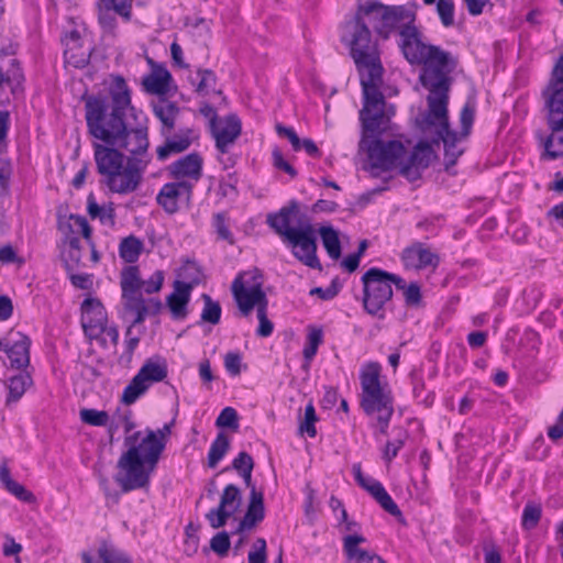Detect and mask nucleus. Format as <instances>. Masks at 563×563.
Returning a JSON list of instances; mask_svg holds the SVG:
<instances>
[{
	"label": "nucleus",
	"mask_w": 563,
	"mask_h": 563,
	"mask_svg": "<svg viewBox=\"0 0 563 563\" xmlns=\"http://www.w3.org/2000/svg\"><path fill=\"white\" fill-rule=\"evenodd\" d=\"M448 103L449 93H446L444 112L434 114L431 111V107L428 106L427 112L423 114L420 125L421 129L426 130L432 126L437 128V135L444 144V161L445 169L455 165L457 158L462 155L463 150L456 146L457 142L463 139L456 132L450 129L449 117H448Z\"/></svg>",
	"instance_id": "obj_14"
},
{
	"label": "nucleus",
	"mask_w": 563,
	"mask_h": 563,
	"mask_svg": "<svg viewBox=\"0 0 563 563\" xmlns=\"http://www.w3.org/2000/svg\"><path fill=\"white\" fill-rule=\"evenodd\" d=\"M164 282L163 272H154L147 280H143L142 291L146 294H154L161 290Z\"/></svg>",
	"instance_id": "obj_55"
},
{
	"label": "nucleus",
	"mask_w": 563,
	"mask_h": 563,
	"mask_svg": "<svg viewBox=\"0 0 563 563\" xmlns=\"http://www.w3.org/2000/svg\"><path fill=\"white\" fill-rule=\"evenodd\" d=\"M102 5L114 8V11L129 20L131 16V2L132 0H100Z\"/></svg>",
	"instance_id": "obj_54"
},
{
	"label": "nucleus",
	"mask_w": 563,
	"mask_h": 563,
	"mask_svg": "<svg viewBox=\"0 0 563 563\" xmlns=\"http://www.w3.org/2000/svg\"><path fill=\"white\" fill-rule=\"evenodd\" d=\"M266 223L280 236L299 262L321 271L322 266L317 256V231L307 214L300 211L296 200H291L279 211L269 213Z\"/></svg>",
	"instance_id": "obj_6"
},
{
	"label": "nucleus",
	"mask_w": 563,
	"mask_h": 563,
	"mask_svg": "<svg viewBox=\"0 0 563 563\" xmlns=\"http://www.w3.org/2000/svg\"><path fill=\"white\" fill-rule=\"evenodd\" d=\"M468 13L473 16L482 14L484 7L489 4V0H463Z\"/></svg>",
	"instance_id": "obj_60"
},
{
	"label": "nucleus",
	"mask_w": 563,
	"mask_h": 563,
	"mask_svg": "<svg viewBox=\"0 0 563 563\" xmlns=\"http://www.w3.org/2000/svg\"><path fill=\"white\" fill-rule=\"evenodd\" d=\"M232 468L235 470L243 478L247 488L255 487L252 482L254 461L247 452L242 451L238 454V456L232 461Z\"/></svg>",
	"instance_id": "obj_34"
},
{
	"label": "nucleus",
	"mask_w": 563,
	"mask_h": 563,
	"mask_svg": "<svg viewBox=\"0 0 563 563\" xmlns=\"http://www.w3.org/2000/svg\"><path fill=\"white\" fill-rule=\"evenodd\" d=\"M152 108L154 115L162 124L161 134L164 137V143L156 148L157 159L164 162L172 155L187 151L197 135L190 128H181L173 134L180 113L178 106L167 99H161L153 103Z\"/></svg>",
	"instance_id": "obj_10"
},
{
	"label": "nucleus",
	"mask_w": 563,
	"mask_h": 563,
	"mask_svg": "<svg viewBox=\"0 0 563 563\" xmlns=\"http://www.w3.org/2000/svg\"><path fill=\"white\" fill-rule=\"evenodd\" d=\"M404 441L398 439L395 441H388L385 445V450L383 453V457L386 462H391L393 459H395L399 452V450L402 448Z\"/></svg>",
	"instance_id": "obj_59"
},
{
	"label": "nucleus",
	"mask_w": 563,
	"mask_h": 563,
	"mask_svg": "<svg viewBox=\"0 0 563 563\" xmlns=\"http://www.w3.org/2000/svg\"><path fill=\"white\" fill-rule=\"evenodd\" d=\"M272 161L273 166L276 169L287 173L291 178L297 176V170L284 158V155L278 147H275L272 151Z\"/></svg>",
	"instance_id": "obj_52"
},
{
	"label": "nucleus",
	"mask_w": 563,
	"mask_h": 563,
	"mask_svg": "<svg viewBox=\"0 0 563 563\" xmlns=\"http://www.w3.org/2000/svg\"><path fill=\"white\" fill-rule=\"evenodd\" d=\"M203 308L201 311V322L218 324L221 319L222 309L218 301H214L208 294H202Z\"/></svg>",
	"instance_id": "obj_38"
},
{
	"label": "nucleus",
	"mask_w": 563,
	"mask_h": 563,
	"mask_svg": "<svg viewBox=\"0 0 563 563\" xmlns=\"http://www.w3.org/2000/svg\"><path fill=\"white\" fill-rule=\"evenodd\" d=\"M476 106L474 100H467L460 113L461 132L459 135L466 137L472 129Z\"/></svg>",
	"instance_id": "obj_43"
},
{
	"label": "nucleus",
	"mask_w": 563,
	"mask_h": 563,
	"mask_svg": "<svg viewBox=\"0 0 563 563\" xmlns=\"http://www.w3.org/2000/svg\"><path fill=\"white\" fill-rule=\"evenodd\" d=\"M202 163L201 155L192 152L172 163L168 173L175 179L189 178L197 181L202 175Z\"/></svg>",
	"instance_id": "obj_23"
},
{
	"label": "nucleus",
	"mask_w": 563,
	"mask_h": 563,
	"mask_svg": "<svg viewBox=\"0 0 563 563\" xmlns=\"http://www.w3.org/2000/svg\"><path fill=\"white\" fill-rule=\"evenodd\" d=\"M199 81L196 84L192 78L190 82L196 86L195 91L199 95H207L209 91L214 90L217 85V76L211 69L199 68L197 70Z\"/></svg>",
	"instance_id": "obj_41"
},
{
	"label": "nucleus",
	"mask_w": 563,
	"mask_h": 563,
	"mask_svg": "<svg viewBox=\"0 0 563 563\" xmlns=\"http://www.w3.org/2000/svg\"><path fill=\"white\" fill-rule=\"evenodd\" d=\"M380 369L377 362H369L362 369L360 374L361 407L367 416L376 417L379 432L386 434L394 413V405L390 394L385 391L380 385Z\"/></svg>",
	"instance_id": "obj_9"
},
{
	"label": "nucleus",
	"mask_w": 563,
	"mask_h": 563,
	"mask_svg": "<svg viewBox=\"0 0 563 563\" xmlns=\"http://www.w3.org/2000/svg\"><path fill=\"white\" fill-rule=\"evenodd\" d=\"M82 563H133L131 558L113 544L102 541L98 548V560L88 552L81 553Z\"/></svg>",
	"instance_id": "obj_27"
},
{
	"label": "nucleus",
	"mask_w": 563,
	"mask_h": 563,
	"mask_svg": "<svg viewBox=\"0 0 563 563\" xmlns=\"http://www.w3.org/2000/svg\"><path fill=\"white\" fill-rule=\"evenodd\" d=\"M401 261L407 269H422L427 266H437L439 256L424 244L417 242L402 251Z\"/></svg>",
	"instance_id": "obj_22"
},
{
	"label": "nucleus",
	"mask_w": 563,
	"mask_h": 563,
	"mask_svg": "<svg viewBox=\"0 0 563 563\" xmlns=\"http://www.w3.org/2000/svg\"><path fill=\"white\" fill-rule=\"evenodd\" d=\"M487 333L483 331H474L467 335V342L471 347H481L485 344Z\"/></svg>",
	"instance_id": "obj_64"
},
{
	"label": "nucleus",
	"mask_w": 563,
	"mask_h": 563,
	"mask_svg": "<svg viewBox=\"0 0 563 563\" xmlns=\"http://www.w3.org/2000/svg\"><path fill=\"white\" fill-rule=\"evenodd\" d=\"M394 115L395 106L388 104L383 93L363 97V107L360 110L362 125L360 148L367 153L372 170L388 172L395 167L400 169L407 155V150L400 141L380 139L393 130Z\"/></svg>",
	"instance_id": "obj_3"
},
{
	"label": "nucleus",
	"mask_w": 563,
	"mask_h": 563,
	"mask_svg": "<svg viewBox=\"0 0 563 563\" xmlns=\"http://www.w3.org/2000/svg\"><path fill=\"white\" fill-rule=\"evenodd\" d=\"M258 328L256 334L261 338H267L273 333L274 324L267 317V307H258L257 309Z\"/></svg>",
	"instance_id": "obj_51"
},
{
	"label": "nucleus",
	"mask_w": 563,
	"mask_h": 563,
	"mask_svg": "<svg viewBox=\"0 0 563 563\" xmlns=\"http://www.w3.org/2000/svg\"><path fill=\"white\" fill-rule=\"evenodd\" d=\"M124 445L128 450L118 460L114 481L122 493L147 487L151 474L165 450V442L158 439L154 430L146 429L125 437Z\"/></svg>",
	"instance_id": "obj_5"
},
{
	"label": "nucleus",
	"mask_w": 563,
	"mask_h": 563,
	"mask_svg": "<svg viewBox=\"0 0 563 563\" xmlns=\"http://www.w3.org/2000/svg\"><path fill=\"white\" fill-rule=\"evenodd\" d=\"M92 147L97 172L111 192L128 195L140 187L144 174L141 159H126L119 148L106 143L95 142Z\"/></svg>",
	"instance_id": "obj_7"
},
{
	"label": "nucleus",
	"mask_w": 563,
	"mask_h": 563,
	"mask_svg": "<svg viewBox=\"0 0 563 563\" xmlns=\"http://www.w3.org/2000/svg\"><path fill=\"white\" fill-rule=\"evenodd\" d=\"M322 244L328 253V255L332 260H339L342 254L341 243L339 239V233L331 225L320 227L318 230Z\"/></svg>",
	"instance_id": "obj_31"
},
{
	"label": "nucleus",
	"mask_w": 563,
	"mask_h": 563,
	"mask_svg": "<svg viewBox=\"0 0 563 563\" xmlns=\"http://www.w3.org/2000/svg\"><path fill=\"white\" fill-rule=\"evenodd\" d=\"M170 80V73L165 68H161L145 77L143 84L148 92L165 95L168 91Z\"/></svg>",
	"instance_id": "obj_30"
},
{
	"label": "nucleus",
	"mask_w": 563,
	"mask_h": 563,
	"mask_svg": "<svg viewBox=\"0 0 563 563\" xmlns=\"http://www.w3.org/2000/svg\"><path fill=\"white\" fill-rule=\"evenodd\" d=\"M264 517V494L262 490H257L256 487H252L250 488V500L246 512L240 521L235 533H242L245 530L253 529L256 525L263 521Z\"/></svg>",
	"instance_id": "obj_24"
},
{
	"label": "nucleus",
	"mask_w": 563,
	"mask_h": 563,
	"mask_svg": "<svg viewBox=\"0 0 563 563\" xmlns=\"http://www.w3.org/2000/svg\"><path fill=\"white\" fill-rule=\"evenodd\" d=\"M363 306L367 313L384 317V306L393 297V285L396 288L404 287V279L382 268L372 267L362 276Z\"/></svg>",
	"instance_id": "obj_11"
},
{
	"label": "nucleus",
	"mask_w": 563,
	"mask_h": 563,
	"mask_svg": "<svg viewBox=\"0 0 563 563\" xmlns=\"http://www.w3.org/2000/svg\"><path fill=\"white\" fill-rule=\"evenodd\" d=\"M143 251V242L134 236L130 235L124 238L119 245L120 257L129 264L135 263Z\"/></svg>",
	"instance_id": "obj_33"
},
{
	"label": "nucleus",
	"mask_w": 563,
	"mask_h": 563,
	"mask_svg": "<svg viewBox=\"0 0 563 563\" xmlns=\"http://www.w3.org/2000/svg\"><path fill=\"white\" fill-rule=\"evenodd\" d=\"M542 509L541 506L537 503L529 501L526 504L523 511H522V518H521V526L525 530H532L534 529L540 519H541Z\"/></svg>",
	"instance_id": "obj_42"
},
{
	"label": "nucleus",
	"mask_w": 563,
	"mask_h": 563,
	"mask_svg": "<svg viewBox=\"0 0 563 563\" xmlns=\"http://www.w3.org/2000/svg\"><path fill=\"white\" fill-rule=\"evenodd\" d=\"M18 339L9 342L5 339H0V350L5 353L10 360L12 368H25L30 364V347L31 340L27 335L18 332Z\"/></svg>",
	"instance_id": "obj_21"
},
{
	"label": "nucleus",
	"mask_w": 563,
	"mask_h": 563,
	"mask_svg": "<svg viewBox=\"0 0 563 563\" xmlns=\"http://www.w3.org/2000/svg\"><path fill=\"white\" fill-rule=\"evenodd\" d=\"M5 489L22 501H35V496L30 490H27L23 485L19 484L15 481L9 482V486Z\"/></svg>",
	"instance_id": "obj_56"
},
{
	"label": "nucleus",
	"mask_w": 563,
	"mask_h": 563,
	"mask_svg": "<svg viewBox=\"0 0 563 563\" xmlns=\"http://www.w3.org/2000/svg\"><path fill=\"white\" fill-rule=\"evenodd\" d=\"M366 12L371 13L375 32L384 40L393 33L400 38L404 31L416 25V13L405 5H385L378 1H367Z\"/></svg>",
	"instance_id": "obj_13"
},
{
	"label": "nucleus",
	"mask_w": 563,
	"mask_h": 563,
	"mask_svg": "<svg viewBox=\"0 0 563 563\" xmlns=\"http://www.w3.org/2000/svg\"><path fill=\"white\" fill-rule=\"evenodd\" d=\"M71 284L79 289H88L91 285L90 276L87 274L68 273Z\"/></svg>",
	"instance_id": "obj_62"
},
{
	"label": "nucleus",
	"mask_w": 563,
	"mask_h": 563,
	"mask_svg": "<svg viewBox=\"0 0 563 563\" xmlns=\"http://www.w3.org/2000/svg\"><path fill=\"white\" fill-rule=\"evenodd\" d=\"M398 47L410 65L422 66L419 81L429 91L427 103L434 114L444 112L446 93H450L451 74L459 65V58L440 46L428 44L417 25L404 31Z\"/></svg>",
	"instance_id": "obj_2"
},
{
	"label": "nucleus",
	"mask_w": 563,
	"mask_h": 563,
	"mask_svg": "<svg viewBox=\"0 0 563 563\" xmlns=\"http://www.w3.org/2000/svg\"><path fill=\"white\" fill-rule=\"evenodd\" d=\"M437 12L440 21L444 27H450L454 24V1L453 0H438Z\"/></svg>",
	"instance_id": "obj_45"
},
{
	"label": "nucleus",
	"mask_w": 563,
	"mask_h": 563,
	"mask_svg": "<svg viewBox=\"0 0 563 563\" xmlns=\"http://www.w3.org/2000/svg\"><path fill=\"white\" fill-rule=\"evenodd\" d=\"M398 290H402L405 302L407 306L417 307L421 303L422 296L421 289L418 283L406 284L404 280V287L397 288Z\"/></svg>",
	"instance_id": "obj_47"
},
{
	"label": "nucleus",
	"mask_w": 563,
	"mask_h": 563,
	"mask_svg": "<svg viewBox=\"0 0 563 563\" xmlns=\"http://www.w3.org/2000/svg\"><path fill=\"white\" fill-rule=\"evenodd\" d=\"M318 420L316 410L312 404H308L305 408V420L300 423V431L306 432L310 438H314L317 434V430L314 427L316 421Z\"/></svg>",
	"instance_id": "obj_50"
},
{
	"label": "nucleus",
	"mask_w": 563,
	"mask_h": 563,
	"mask_svg": "<svg viewBox=\"0 0 563 563\" xmlns=\"http://www.w3.org/2000/svg\"><path fill=\"white\" fill-rule=\"evenodd\" d=\"M322 342V330L311 329L307 336V342L303 347L302 354L306 360H311L318 351L319 345Z\"/></svg>",
	"instance_id": "obj_46"
},
{
	"label": "nucleus",
	"mask_w": 563,
	"mask_h": 563,
	"mask_svg": "<svg viewBox=\"0 0 563 563\" xmlns=\"http://www.w3.org/2000/svg\"><path fill=\"white\" fill-rule=\"evenodd\" d=\"M111 104L99 97H89L85 103L88 132L96 140L129 153L126 159H141L144 172L151 163L148 130L145 125L129 128L124 121L131 96L122 76H114L110 88Z\"/></svg>",
	"instance_id": "obj_1"
},
{
	"label": "nucleus",
	"mask_w": 563,
	"mask_h": 563,
	"mask_svg": "<svg viewBox=\"0 0 563 563\" xmlns=\"http://www.w3.org/2000/svg\"><path fill=\"white\" fill-rule=\"evenodd\" d=\"M114 8H108L101 4L99 11V23L107 31H112L115 27Z\"/></svg>",
	"instance_id": "obj_57"
},
{
	"label": "nucleus",
	"mask_w": 563,
	"mask_h": 563,
	"mask_svg": "<svg viewBox=\"0 0 563 563\" xmlns=\"http://www.w3.org/2000/svg\"><path fill=\"white\" fill-rule=\"evenodd\" d=\"M238 421L239 417L236 410L232 407H225L218 416L216 426L219 428H231L235 430L239 427Z\"/></svg>",
	"instance_id": "obj_49"
},
{
	"label": "nucleus",
	"mask_w": 563,
	"mask_h": 563,
	"mask_svg": "<svg viewBox=\"0 0 563 563\" xmlns=\"http://www.w3.org/2000/svg\"><path fill=\"white\" fill-rule=\"evenodd\" d=\"M230 449V440L223 432L218 433L208 453V466L214 468Z\"/></svg>",
	"instance_id": "obj_35"
},
{
	"label": "nucleus",
	"mask_w": 563,
	"mask_h": 563,
	"mask_svg": "<svg viewBox=\"0 0 563 563\" xmlns=\"http://www.w3.org/2000/svg\"><path fill=\"white\" fill-rule=\"evenodd\" d=\"M542 98L550 134L539 132L537 136L544 147L542 158L556 159L563 156V53L552 68Z\"/></svg>",
	"instance_id": "obj_8"
},
{
	"label": "nucleus",
	"mask_w": 563,
	"mask_h": 563,
	"mask_svg": "<svg viewBox=\"0 0 563 563\" xmlns=\"http://www.w3.org/2000/svg\"><path fill=\"white\" fill-rule=\"evenodd\" d=\"M254 279L262 277L258 271H254ZM233 298L238 305V308L243 317H247L254 308L268 307V299L265 291L262 288L261 282H255L251 287H245L242 282V275H239L232 283Z\"/></svg>",
	"instance_id": "obj_15"
},
{
	"label": "nucleus",
	"mask_w": 563,
	"mask_h": 563,
	"mask_svg": "<svg viewBox=\"0 0 563 563\" xmlns=\"http://www.w3.org/2000/svg\"><path fill=\"white\" fill-rule=\"evenodd\" d=\"M340 289H341V284L335 278L331 282L330 286H328L327 288L314 287L309 291V294H310V296L316 295L319 298H321L322 300H331L339 294Z\"/></svg>",
	"instance_id": "obj_53"
},
{
	"label": "nucleus",
	"mask_w": 563,
	"mask_h": 563,
	"mask_svg": "<svg viewBox=\"0 0 563 563\" xmlns=\"http://www.w3.org/2000/svg\"><path fill=\"white\" fill-rule=\"evenodd\" d=\"M79 416L81 421L89 426L103 427L109 422V415L104 410L85 408L80 410Z\"/></svg>",
	"instance_id": "obj_44"
},
{
	"label": "nucleus",
	"mask_w": 563,
	"mask_h": 563,
	"mask_svg": "<svg viewBox=\"0 0 563 563\" xmlns=\"http://www.w3.org/2000/svg\"><path fill=\"white\" fill-rule=\"evenodd\" d=\"M242 357L236 352H229L224 357V366L229 374L238 376L241 374Z\"/></svg>",
	"instance_id": "obj_58"
},
{
	"label": "nucleus",
	"mask_w": 563,
	"mask_h": 563,
	"mask_svg": "<svg viewBox=\"0 0 563 563\" xmlns=\"http://www.w3.org/2000/svg\"><path fill=\"white\" fill-rule=\"evenodd\" d=\"M358 485L366 492H368L385 511H387L394 517L401 516L399 507L378 481L365 477L363 484Z\"/></svg>",
	"instance_id": "obj_28"
},
{
	"label": "nucleus",
	"mask_w": 563,
	"mask_h": 563,
	"mask_svg": "<svg viewBox=\"0 0 563 563\" xmlns=\"http://www.w3.org/2000/svg\"><path fill=\"white\" fill-rule=\"evenodd\" d=\"M242 123L236 114H229L220 119L213 126H210V133L216 142V147L221 154H225L229 147L234 144L241 135Z\"/></svg>",
	"instance_id": "obj_19"
},
{
	"label": "nucleus",
	"mask_w": 563,
	"mask_h": 563,
	"mask_svg": "<svg viewBox=\"0 0 563 563\" xmlns=\"http://www.w3.org/2000/svg\"><path fill=\"white\" fill-rule=\"evenodd\" d=\"M70 219L74 221L75 225H77L82 236L90 242L91 240V228L87 221V219L82 216H70Z\"/></svg>",
	"instance_id": "obj_61"
},
{
	"label": "nucleus",
	"mask_w": 563,
	"mask_h": 563,
	"mask_svg": "<svg viewBox=\"0 0 563 563\" xmlns=\"http://www.w3.org/2000/svg\"><path fill=\"white\" fill-rule=\"evenodd\" d=\"M13 313L12 300L8 296H0V321L8 320Z\"/></svg>",
	"instance_id": "obj_63"
},
{
	"label": "nucleus",
	"mask_w": 563,
	"mask_h": 563,
	"mask_svg": "<svg viewBox=\"0 0 563 563\" xmlns=\"http://www.w3.org/2000/svg\"><path fill=\"white\" fill-rule=\"evenodd\" d=\"M33 385V379L27 372H22L10 378L8 384L9 395L7 402L18 401L26 391L29 387Z\"/></svg>",
	"instance_id": "obj_32"
},
{
	"label": "nucleus",
	"mask_w": 563,
	"mask_h": 563,
	"mask_svg": "<svg viewBox=\"0 0 563 563\" xmlns=\"http://www.w3.org/2000/svg\"><path fill=\"white\" fill-rule=\"evenodd\" d=\"M241 504V489L234 484L227 485L220 496L219 505L206 515L210 527L213 529L224 527L227 521L239 510Z\"/></svg>",
	"instance_id": "obj_17"
},
{
	"label": "nucleus",
	"mask_w": 563,
	"mask_h": 563,
	"mask_svg": "<svg viewBox=\"0 0 563 563\" xmlns=\"http://www.w3.org/2000/svg\"><path fill=\"white\" fill-rule=\"evenodd\" d=\"M231 541L227 531L218 532L210 540V549L219 556H225L230 550Z\"/></svg>",
	"instance_id": "obj_48"
},
{
	"label": "nucleus",
	"mask_w": 563,
	"mask_h": 563,
	"mask_svg": "<svg viewBox=\"0 0 563 563\" xmlns=\"http://www.w3.org/2000/svg\"><path fill=\"white\" fill-rule=\"evenodd\" d=\"M191 290L192 284L180 280L174 283V291L167 296L166 303L175 319L186 318Z\"/></svg>",
	"instance_id": "obj_26"
},
{
	"label": "nucleus",
	"mask_w": 563,
	"mask_h": 563,
	"mask_svg": "<svg viewBox=\"0 0 563 563\" xmlns=\"http://www.w3.org/2000/svg\"><path fill=\"white\" fill-rule=\"evenodd\" d=\"M87 212L91 219H99L102 224L114 222V209L112 206H99L93 194H89L87 197Z\"/></svg>",
	"instance_id": "obj_36"
},
{
	"label": "nucleus",
	"mask_w": 563,
	"mask_h": 563,
	"mask_svg": "<svg viewBox=\"0 0 563 563\" xmlns=\"http://www.w3.org/2000/svg\"><path fill=\"white\" fill-rule=\"evenodd\" d=\"M433 155L432 147L427 142H419L411 154L404 158L399 174L410 181L420 178V170L426 169Z\"/></svg>",
	"instance_id": "obj_20"
},
{
	"label": "nucleus",
	"mask_w": 563,
	"mask_h": 563,
	"mask_svg": "<svg viewBox=\"0 0 563 563\" xmlns=\"http://www.w3.org/2000/svg\"><path fill=\"white\" fill-rule=\"evenodd\" d=\"M142 285L143 279L136 266H128L122 271L120 286L124 308L135 314L131 327L142 323L147 316L158 314L163 308L158 298H143Z\"/></svg>",
	"instance_id": "obj_12"
},
{
	"label": "nucleus",
	"mask_w": 563,
	"mask_h": 563,
	"mask_svg": "<svg viewBox=\"0 0 563 563\" xmlns=\"http://www.w3.org/2000/svg\"><path fill=\"white\" fill-rule=\"evenodd\" d=\"M167 364L159 357H151L145 361L136 373L144 383L151 386L154 383L163 382L167 377Z\"/></svg>",
	"instance_id": "obj_29"
},
{
	"label": "nucleus",
	"mask_w": 563,
	"mask_h": 563,
	"mask_svg": "<svg viewBox=\"0 0 563 563\" xmlns=\"http://www.w3.org/2000/svg\"><path fill=\"white\" fill-rule=\"evenodd\" d=\"M194 185L186 180L167 183L162 186L156 196V202L167 214L177 213L181 206L189 207Z\"/></svg>",
	"instance_id": "obj_16"
},
{
	"label": "nucleus",
	"mask_w": 563,
	"mask_h": 563,
	"mask_svg": "<svg viewBox=\"0 0 563 563\" xmlns=\"http://www.w3.org/2000/svg\"><path fill=\"white\" fill-rule=\"evenodd\" d=\"M150 386L143 382L137 374L130 380L123 389L121 401L125 405L134 404L142 395H144Z\"/></svg>",
	"instance_id": "obj_37"
},
{
	"label": "nucleus",
	"mask_w": 563,
	"mask_h": 563,
	"mask_svg": "<svg viewBox=\"0 0 563 563\" xmlns=\"http://www.w3.org/2000/svg\"><path fill=\"white\" fill-rule=\"evenodd\" d=\"M81 261V249L80 240L77 236H70L68 239V250L65 254V268L67 273L74 272L80 264Z\"/></svg>",
	"instance_id": "obj_39"
},
{
	"label": "nucleus",
	"mask_w": 563,
	"mask_h": 563,
	"mask_svg": "<svg viewBox=\"0 0 563 563\" xmlns=\"http://www.w3.org/2000/svg\"><path fill=\"white\" fill-rule=\"evenodd\" d=\"M212 227L219 240L227 241L230 245L235 243L234 236L229 228V218L225 212L213 214Z\"/></svg>",
	"instance_id": "obj_40"
},
{
	"label": "nucleus",
	"mask_w": 563,
	"mask_h": 563,
	"mask_svg": "<svg viewBox=\"0 0 563 563\" xmlns=\"http://www.w3.org/2000/svg\"><path fill=\"white\" fill-rule=\"evenodd\" d=\"M367 4H358L355 14L342 25L341 42L349 47L361 77L363 97L383 93L384 68L379 57L376 40L368 23L373 24Z\"/></svg>",
	"instance_id": "obj_4"
},
{
	"label": "nucleus",
	"mask_w": 563,
	"mask_h": 563,
	"mask_svg": "<svg viewBox=\"0 0 563 563\" xmlns=\"http://www.w3.org/2000/svg\"><path fill=\"white\" fill-rule=\"evenodd\" d=\"M366 539L357 533L347 534L343 538V551L351 563H388L374 552L358 548Z\"/></svg>",
	"instance_id": "obj_25"
},
{
	"label": "nucleus",
	"mask_w": 563,
	"mask_h": 563,
	"mask_svg": "<svg viewBox=\"0 0 563 563\" xmlns=\"http://www.w3.org/2000/svg\"><path fill=\"white\" fill-rule=\"evenodd\" d=\"M107 312L102 303L87 298L81 303V325L87 336L98 339L106 330Z\"/></svg>",
	"instance_id": "obj_18"
}]
</instances>
